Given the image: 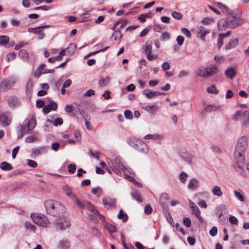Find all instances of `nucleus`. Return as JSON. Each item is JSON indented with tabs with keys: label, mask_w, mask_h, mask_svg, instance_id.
Wrapping results in <instances>:
<instances>
[{
	"label": "nucleus",
	"mask_w": 249,
	"mask_h": 249,
	"mask_svg": "<svg viewBox=\"0 0 249 249\" xmlns=\"http://www.w3.org/2000/svg\"><path fill=\"white\" fill-rule=\"evenodd\" d=\"M39 151L37 148H35L32 149V153H31V157L32 158H36L39 155Z\"/></svg>",
	"instance_id": "obj_48"
},
{
	"label": "nucleus",
	"mask_w": 249,
	"mask_h": 249,
	"mask_svg": "<svg viewBox=\"0 0 249 249\" xmlns=\"http://www.w3.org/2000/svg\"><path fill=\"white\" fill-rule=\"evenodd\" d=\"M213 21V20L211 18H205L202 20V23L204 24H209Z\"/></svg>",
	"instance_id": "obj_60"
},
{
	"label": "nucleus",
	"mask_w": 249,
	"mask_h": 249,
	"mask_svg": "<svg viewBox=\"0 0 249 249\" xmlns=\"http://www.w3.org/2000/svg\"><path fill=\"white\" fill-rule=\"evenodd\" d=\"M58 218L56 221V224L60 229L65 230L70 227L71 225L70 221L64 216V213L62 216H60V217Z\"/></svg>",
	"instance_id": "obj_7"
},
{
	"label": "nucleus",
	"mask_w": 249,
	"mask_h": 249,
	"mask_svg": "<svg viewBox=\"0 0 249 249\" xmlns=\"http://www.w3.org/2000/svg\"><path fill=\"white\" fill-rule=\"evenodd\" d=\"M207 90L210 93L217 94L218 93V90L217 89L216 87L214 85H213L212 86L208 87L207 89Z\"/></svg>",
	"instance_id": "obj_35"
},
{
	"label": "nucleus",
	"mask_w": 249,
	"mask_h": 249,
	"mask_svg": "<svg viewBox=\"0 0 249 249\" xmlns=\"http://www.w3.org/2000/svg\"><path fill=\"white\" fill-rule=\"evenodd\" d=\"M142 108L146 111L150 112H155L157 109V107L155 105L146 106Z\"/></svg>",
	"instance_id": "obj_36"
},
{
	"label": "nucleus",
	"mask_w": 249,
	"mask_h": 249,
	"mask_svg": "<svg viewBox=\"0 0 249 249\" xmlns=\"http://www.w3.org/2000/svg\"><path fill=\"white\" fill-rule=\"evenodd\" d=\"M184 41V38L181 36H178L177 37V41L178 42V44L179 46H181L183 44Z\"/></svg>",
	"instance_id": "obj_54"
},
{
	"label": "nucleus",
	"mask_w": 249,
	"mask_h": 249,
	"mask_svg": "<svg viewBox=\"0 0 249 249\" xmlns=\"http://www.w3.org/2000/svg\"><path fill=\"white\" fill-rule=\"evenodd\" d=\"M152 42H146L143 49V52L145 54L147 59L149 61L156 60L158 58V55L152 54Z\"/></svg>",
	"instance_id": "obj_6"
},
{
	"label": "nucleus",
	"mask_w": 249,
	"mask_h": 249,
	"mask_svg": "<svg viewBox=\"0 0 249 249\" xmlns=\"http://www.w3.org/2000/svg\"><path fill=\"white\" fill-rule=\"evenodd\" d=\"M238 43V39L237 38L234 39L233 40H231L230 42L226 44L225 48L227 50L231 49L232 48L235 47L237 45Z\"/></svg>",
	"instance_id": "obj_26"
},
{
	"label": "nucleus",
	"mask_w": 249,
	"mask_h": 249,
	"mask_svg": "<svg viewBox=\"0 0 249 249\" xmlns=\"http://www.w3.org/2000/svg\"><path fill=\"white\" fill-rule=\"evenodd\" d=\"M111 37L114 40H117V39H120L122 37V34L120 31L119 30L115 31Z\"/></svg>",
	"instance_id": "obj_34"
},
{
	"label": "nucleus",
	"mask_w": 249,
	"mask_h": 249,
	"mask_svg": "<svg viewBox=\"0 0 249 249\" xmlns=\"http://www.w3.org/2000/svg\"><path fill=\"white\" fill-rule=\"evenodd\" d=\"M233 194L235 196V197L239 201L241 202L244 201V197L242 194L240 193L239 192L235 190L233 191Z\"/></svg>",
	"instance_id": "obj_37"
},
{
	"label": "nucleus",
	"mask_w": 249,
	"mask_h": 249,
	"mask_svg": "<svg viewBox=\"0 0 249 249\" xmlns=\"http://www.w3.org/2000/svg\"><path fill=\"white\" fill-rule=\"evenodd\" d=\"M31 216L33 222L40 226L47 227L49 225V220L45 215H33L31 214Z\"/></svg>",
	"instance_id": "obj_5"
},
{
	"label": "nucleus",
	"mask_w": 249,
	"mask_h": 249,
	"mask_svg": "<svg viewBox=\"0 0 249 249\" xmlns=\"http://www.w3.org/2000/svg\"><path fill=\"white\" fill-rule=\"evenodd\" d=\"M76 50V45L75 43H71L69 45L68 47L66 49V55L70 56L74 54Z\"/></svg>",
	"instance_id": "obj_17"
},
{
	"label": "nucleus",
	"mask_w": 249,
	"mask_h": 249,
	"mask_svg": "<svg viewBox=\"0 0 249 249\" xmlns=\"http://www.w3.org/2000/svg\"><path fill=\"white\" fill-rule=\"evenodd\" d=\"M51 108L52 109V110H56L57 108V103H56L55 102H54V101H51L50 102V103L49 104Z\"/></svg>",
	"instance_id": "obj_52"
},
{
	"label": "nucleus",
	"mask_w": 249,
	"mask_h": 249,
	"mask_svg": "<svg viewBox=\"0 0 249 249\" xmlns=\"http://www.w3.org/2000/svg\"><path fill=\"white\" fill-rule=\"evenodd\" d=\"M63 190L64 193L71 199L75 198V194L72 191L71 189L68 186L65 185L63 187Z\"/></svg>",
	"instance_id": "obj_16"
},
{
	"label": "nucleus",
	"mask_w": 249,
	"mask_h": 249,
	"mask_svg": "<svg viewBox=\"0 0 249 249\" xmlns=\"http://www.w3.org/2000/svg\"><path fill=\"white\" fill-rule=\"evenodd\" d=\"M173 17L177 19L180 20L183 18V15L179 12L174 11L172 13Z\"/></svg>",
	"instance_id": "obj_40"
},
{
	"label": "nucleus",
	"mask_w": 249,
	"mask_h": 249,
	"mask_svg": "<svg viewBox=\"0 0 249 249\" xmlns=\"http://www.w3.org/2000/svg\"><path fill=\"white\" fill-rule=\"evenodd\" d=\"M47 122L53 123V125L57 126L58 125H61L63 124V119L61 118H56L54 121H51L49 119L47 120Z\"/></svg>",
	"instance_id": "obj_31"
},
{
	"label": "nucleus",
	"mask_w": 249,
	"mask_h": 249,
	"mask_svg": "<svg viewBox=\"0 0 249 249\" xmlns=\"http://www.w3.org/2000/svg\"><path fill=\"white\" fill-rule=\"evenodd\" d=\"M219 109L218 107H216L212 105H207L205 107V109L208 112L217 111Z\"/></svg>",
	"instance_id": "obj_30"
},
{
	"label": "nucleus",
	"mask_w": 249,
	"mask_h": 249,
	"mask_svg": "<svg viewBox=\"0 0 249 249\" xmlns=\"http://www.w3.org/2000/svg\"><path fill=\"white\" fill-rule=\"evenodd\" d=\"M142 94L144 95L148 99H151L154 97L164 94L163 92H160L158 91H153L149 89H147L143 90Z\"/></svg>",
	"instance_id": "obj_9"
},
{
	"label": "nucleus",
	"mask_w": 249,
	"mask_h": 249,
	"mask_svg": "<svg viewBox=\"0 0 249 249\" xmlns=\"http://www.w3.org/2000/svg\"><path fill=\"white\" fill-rule=\"evenodd\" d=\"M45 103L43 101L41 100H38L36 101V106L38 108H41L44 107Z\"/></svg>",
	"instance_id": "obj_59"
},
{
	"label": "nucleus",
	"mask_w": 249,
	"mask_h": 249,
	"mask_svg": "<svg viewBox=\"0 0 249 249\" xmlns=\"http://www.w3.org/2000/svg\"><path fill=\"white\" fill-rule=\"evenodd\" d=\"M36 121L33 117L29 120H25L23 124L21 125V132L18 134V138L23 136L24 133L30 132L36 126Z\"/></svg>",
	"instance_id": "obj_3"
},
{
	"label": "nucleus",
	"mask_w": 249,
	"mask_h": 249,
	"mask_svg": "<svg viewBox=\"0 0 249 249\" xmlns=\"http://www.w3.org/2000/svg\"><path fill=\"white\" fill-rule=\"evenodd\" d=\"M16 58V54L15 53H9L6 56V58L8 61L14 60Z\"/></svg>",
	"instance_id": "obj_50"
},
{
	"label": "nucleus",
	"mask_w": 249,
	"mask_h": 249,
	"mask_svg": "<svg viewBox=\"0 0 249 249\" xmlns=\"http://www.w3.org/2000/svg\"><path fill=\"white\" fill-rule=\"evenodd\" d=\"M188 178V175L184 172L181 173L179 176V179L181 182L184 183Z\"/></svg>",
	"instance_id": "obj_42"
},
{
	"label": "nucleus",
	"mask_w": 249,
	"mask_h": 249,
	"mask_svg": "<svg viewBox=\"0 0 249 249\" xmlns=\"http://www.w3.org/2000/svg\"><path fill=\"white\" fill-rule=\"evenodd\" d=\"M137 150L141 152L146 154L148 153L149 148L147 144L144 142L142 141L139 146L137 147Z\"/></svg>",
	"instance_id": "obj_21"
},
{
	"label": "nucleus",
	"mask_w": 249,
	"mask_h": 249,
	"mask_svg": "<svg viewBox=\"0 0 249 249\" xmlns=\"http://www.w3.org/2000/svg\"><path fill=\"white\" fill-rule=\"evenodd\" d=\"M198 180L196 178H192L190 180L188 185L189 189H195L198 187Z\"/></svg>",
	"instance_id": "obj_22"
},
{
	"label": "nucleus",
	"mask_w": 249,
	"mask_h": 249,
	"mask_svg": "<svg viewBox=\"0 0 249 249\" xmlns=\"http://www.w3.org/2000/svg\"><path fill=\"white\" fill-rule=\"evenodd\" d=\"M95 91L92 89H89L86 92H85L84 95L85 97H91L92 95H94L95 94Z\"/></svg>",
	"instance_id": "obj_55"
},
{
	"label": "nucleus",
	"mask_w": 249,
	"mask_h": 249,
	"mask_svg": "<svg viewBox=\"0 0 249 249\" xmlns=\"http://www.w3.org/2000/svg\"><path fill=\"white\" fill-rule=\"evenodd\" d=\"M110 165V166L112 168V170L117 174H119L120 172V171L117 169V167H116L112 161H110V163H108Z\"/></svg>",
	"instance_id": "obj_61"
},
{
	"label": "nucleus",
	"mask_w": 249,
	"mask_h": 249,
	"mask_svg": "<svg viewBox=\"0 0 249 249\" xmlns=\"http://www.w3.org/2000/svg\"><path fill=\"white\" fill-rule=\"evenodd\" d=\"M207 68L204 67H200L198 70L196 71V73L199 76L203 78L209 77Z\"/></svg>",
	"instance_id": "obj_15"
},
{
	"label": "nucleus",
	"mask_w": 249,
	"mask_h": 249,
	"mask_svg": "<svg viewBox=\"0 0 249 249\" xmlns=\"http://www.w3.org/2000/svg\"><path fill=\"white\" fill-rule=\"evenodd\" d=\"M161 68L163 71H167L170 69V66L169 63L166 62L162 64Z\"/></svg>",
	"instance_id": "obj_62"
},
{
	"label": "nucleus",
	"mask_w": 249,
	"mask_h": 249,
	"mask_svg": "<svg viewBox=\"0 0 249 249\" xmlns=\"http://www.w3.org/2000/svg\"><path fill=\"white\" fill-rule=\"evenodd\" d=\"M76 165L74 164H71L68 166V171L69 173L73 174L76 170Z\"/></svg>",
	"instance_id": "obj_47"
},
{
	"label": "nucleus",
	"mask_w": 249,
	"mask_h": 249,
	"mask_svg": "<svg viewBox=\"0 0 249 249\" xmlns=\"http://www.w3.org/2000/svg\"><path fill=\"white\" fill-rule=\"evenodd\" d=\"M160 138H162L160 135L158 134H147L144 137L145 140L154 139L157 140Z\"/></svg>",
	"instance_id": "obj_33"
},
{
	"label": "nucleus",
	"mask_w": 249,
	"mask_h": 249,
	"mask_svg": "<svg viewBox=\"0 0 249 249\" xmlns=\"http://www.w3.org/2000/svg\"><path fill=\"white\" fill-rule=\"evenodd\" d=\"M74 201L76 205L80 208L83 209L85 206L86 204L85 203V201L82 202L76 196H75V198H73L72 199Z\"/></svg>",
	"instance_id": "obj_32"
},
{
	"label": "nucleus",
	"mask_w": 249,
	"mask_h": 249,
	"mask_svg": "<svg viewBox=\"0 0 249 249\" xmlns=\"http://www.w3.org/2000/svg\"><path fill=\"white\" fill-rule=\"evenodd\" d=\"M0 167L5 171H10L13 169L12 165L5 161H3L0 164Z\"/></svg>",
	"instance_id": "obj_28"
},
{
	"label": "nucleus",
	"mask_w": 249,
	"mask_h": 249,
	"mask_svg": "<svg viewBox=\"0 0 249 249\" xmlns=\"http://www.w3.org/2000/svg\"><path fill=\"white\" fill-rule=\"evenodd\" d=\"M9 38L6 36H0V44L4 45L8 42Z\"/></svg>",
	"instance_id": "obj_39"
},
{
	"label": "nucleus",
	"mask_w": 249,
	"mask_h": 249,
	"mask_svg": "<svg viewBox=\"0 0 249 249\" xmlns=\"http://www.w3.org/2000/svg\"><path fill=\"white\" fill-rule=\"evenodd\" d=\"M0 121L1 124L3 126L9 125L11 123V117L10 115L7 113H2L0 115Z\"/></svg>",
	"instance_id": "obj_11"
},
{
	"label": "nucleus",
	"mask_w": 249,
	"mask_h": 249,
	"mask_svg": "<svg viewBox=\"0 0 249 249\" xmlns=\"http://www.w3.org/2000/svg\"><path fill=\"white\" fill-rule=\"evenodd\" d=\"M152 212V208L149 205H147L144 208V213L147 214H150Z\"/></svg>",
	"instance_id": "obj_56"
},
{
	"label": "nucleus",
	"mask_w": 249,
	"mask_h": 249,
	"mask_svg": "<svg viewBox=\"0 0 249 249\" xmlns=\"http://www.w3.org/2000/svg\"><path fill=\"white\" fill-rule=\"evenodd\" d=\"M18 56L24 61L28 60L29 58L28 52L24 49L20 51L18 53Z\"/></svg>",
	"instance_id": "obj_27"
},
{
	"label": "nucleus",
	"mask_w": 249,
	"mask_h": 249,
	"mask_svg": "<svg viewBox=\"0 0 249 249\" xmlns=\"http://www.w3.org/2000/svg\"><path fill=\"white\" fill-rule=\"evenodd\" d=\"M227 18H223L220 19L217 23L218 30L220 31H223L226 30L227 27H229V22L227 21Z\"/></svg>",
	"instance_id": "obj_13"
},
{
	"label": "nucleus",
	"mask_w": 249,
	"mask_h": 249,
	"mask_svg": "<svg viewBox=\"0 0 249 249\" xmlns=\"http://www.w3.org/2000/svg\"><path fill=\"white\" fill-rule=\"evenodd\" d=\"M170 35L169 33L167 32L163 33L161 35V40H167L170 39Z\"/></svg>",
	"instance_id": "obj_46"
},
{
	"label": "nucleus",
	"mask_w": 249,
	"mask_h": 249,
	"mask_svg": "<svg viewBox=\"0 0 249 249\" xmlns=\"http://www.w3.org/2000/svg\"><path fill=\"white\" fill-rule=\"evenodd\" d=\"M115 164L116 167H117L121 170L125 169V167L122 162V159L120 157H117L115 159Z\"/></svg>",
	"instance_id": "obj_25"
},
{
	"label": "nucleus",
	"mask_w": 249,
	"mask_h": 249,
	"mask_svg": "<svg viewBox=\"0 0 249 249\" xmlns=\"http://www.w3.org/2000/svg\"><path fill=\"white\" fill-rule=\"evenodd\" d=\"M182 33L188 38H191V34L190 31L186 28H182L181 29Z\"/></svg>",
	"instance_id": "obj_43"
},
{
	"label": "nucleus",
	"mask_w": 249,
	"mask_h": 249,
	"mask_svg": "<svg viewBox=\"0 0 249 249\" xmlns=\"http://www.w3.org/2000/svg\"><path fill=\"white\" fill-rule=\"evenodd\" d=\"M15 85V82L12 80H3L0 85V91H5L11 89Z\"/></svg>",
	"instance_id": "obj_8"
},
{
	"label": "nucleus",
	"mask_w": 249,
	"mask_h": 249,
	"mask_svg": "<svg viewBox=\"0 0 249 249\" xmlns=\"http://www.w3.org/2000/svg\"><path fill=\"white\" fill-rule=\"evenodd\" d=\"M207 68L209 72V77L217 73L218 71L217 66L216 65L211 64Z\"/></svg>",
	"instance_id": "obj_19"
},
{
	"label": "nucleus",
	"mask_w": 249,
	"mask_h": 249,
	"mask_svg": "<svg viewBox=\"0 0 249 249\" xmlns=\"http://www.w3.org/2000/svg\"><path fill=\"white\" fill-rule=\"evenodd\" d=\"M86 206L87 208L91 212H93L94 213H97V211L95 209V208L93 205H92L88 201H86L85 202Z\"/></svg>",
	"instance_id": "obj_38"
},
{
	"label": "nucleus",
	"mask_w": 249,
	"mask_h": 249,
	"mask_svg": "<svg viewBox=\"0 0 249 249\" xmlns=\"http://www.w3.org/2000/svg\"><path fill=\"white\" fill-rule=\"evenodd\" d=\"M190 206L193 213L196 215V216L197 217L199 220L202 219V217L200 216V210L196 205L194 202H190Z\"/></svg>",
	"instance_id": "obj_18"
},
{
	"label": "nucleus",
	"mask_w": 249,
	"mask_h": 249,
	"mask_svg": "<svg viewBox=\"0 0 249 249\" xmlns=\"http://www.w3.org/2000/svg\"><path fill=\"white\" fill-rule=\"evenodd\" d=\"M217 230L216 227H213L210 231V234L212 236H214L216 235Z\"/></svg>",
	"instance_id": "obj_57"
},
{
	"label": "nucleus",
	"mask_w": 249,
	"mask_h": 249,
	"mask_svg": "<svg viewBox=\"0 0 249 249\" xmlns=\"http://www.w3.org/2000/svg\"><path fill=\"white\" fill-rule=\"evenodd\" d=\"M183 224L187 228L190 227L191 224V220L189 218H185L183 221Z\"/></svg>",
	"instance_id": "obj_51"
},
{
	"label": "nucleus",
	"mask_w": 249,
	"mask_h": 249,
	"mask_svg": "<svg viewBox=\"0 0 249 249\" xmlns=\"http://www.w3.org/2000/svg\"><path fill=\"white\" fill-rule=\"evenodd\" d=\"M74 109L72 105H67L65 107V111L67 113L71 112Z\"/></svg>",
	"instance_id": "obj_63"
},
{
	"label": "nucleus",
	"mask_w": 249,
	"mask_h": 249,
	"mask_svg": "<svg viewBox=\"0 0 249 249\" xmlns=\"http://www.w3.org/2000/svg\"><path fill=\"white\" fill-rule=\"evenodd\" d=\"M108 48V47L107 46V47H105V48H104L103 49H101L99 50H98V51H96L93 52H91L89 54H88L87 55H86L84 57V58H88L90 56H91L92 54H95L98 53H99L100 52H104L106 50H107Z\"/></svg>",
	"instance_id": "obj_41"
},
{
	"label": "nucleus",
	"mask_w": 249,
	"mask_h": 249,
	"mask_svg": "<svg viewBox=\"0 0 249 249\" xmlns=\"http://www.w3.org/2000/svg\"><path fill=\"white\" fill-rule=\"evenodd\" d=\"M124 116L126 119L131 120L133 118L132 114L129 110H126L124 112Z\"/></svg>",
	"instance_id": "obj_45"
},
{
	"label": "nucleus",
	"mask_w": 249,
	"mask_h": 249,
	"mask_svg": "<svg viewBox=\"0 0 249 249\" xmlns=\"http://www.w3.org/2000/svg\"><path fill=\"white\" fill-rule=\"evenodd\" d=\"M248 145V138L245 136L240 138L236 143L234 157L238 163H242L245 159V153Z\"/></svg>",
	"instance_id": "obj_2"
},
{
	"label": "nucleus",
	"mask_w": 249,
	"mask_h": 249,
	"mask_svg": "<svg viewBox=\"0 0 249 249\" xmlns=\"http://www.w3.org/2000/svg\"><path fill=\"white\" fill-rule=\"evenodd\" d=\"M142 142V141L138 139V138L134 137H130L128 139V144L133 147H134L137 150V147H138L139 145L141 144V143Z\"/></svg>",
	"instance_id": "obj_12"
},
{
	"label": "nucleus",
	"mask_w": 249,
	"mask_h": 249,
	"mask_svg": "<svg viewBox=\"0 0 249 249\" xmlns=\"http://www.w3.org/2000/svg\"><path fill=\"white\" fill-rule=\"evenodd\" d=\"M236 70L233 68H229L225 71V74L228 78L232 79L236 75Z\"/></svg>",
	"instance_id": "obj_20"
},
{
	"label": "nucleus",
	"mask_w": 249,
	"mask_h": 249,
	"mask_svg": "<svg viewBox=\"0 0 249 249\" xmlns=\"http://www.w3.org/2000/svg\"><path fill=\"white\" fill-rule=\"evenodd\" d=\"M212 192L214 196L220 197L223 195L221 188L217 185H215L212 190Z\"/></svg>",
	"instance_id": "obj_24"
},
{
	"label": "nucleus",
	"mask_w": 249,
	"mask_h": 249,
	"mask_svg": "<svg viewBox=\"0 0 249 249\" xmlns=\"http://www.w3.org/2000/svg\"><path fill=\"white\" fill-rule=\"evenodd\" d=\"M7 102L9 107L14 108L16 107V97L14 96L9 97L7 99Z\"/></svg>",
	"instance_id": "obj_29"
},
{
	"label": "nucleus",
	"mask_w": 249,
	"mask_h": 249,
	"mask_svg": "<svg viewBox=\"0 0 249 249\" xmlns=\"http://www.w3.org/2000/svg\"><path fill=\"white\" fill-rule=\"evenodd\" d=\"M116 199L109 198L108 197H104L103 198V203L106 207H111L116 204Z\"/></svg>",
	"instance_id": "obj_14"
},
{
	"label": "nucleus",
	"mask_w": 249,
	"mask_h": 249,
	"mask_svg": "<svg viewBox=\"0 0 249 249\" xmlns=\"http://www.w3.org/2000/svg\"><path fill=\"white\" fill-rule=\"evenodd\" d=\"M27 161L28 165L31 167L35 168L37 165V163L34 160H27Z\"/></svg>",
	"instance_id": "obj_49"
},
{
	"label": "nucleus",
	"mask_w": 249,
	"mask_h": 249,
	"mask_svg": "<svg viewBox=\"0 0 249 249\" xmlns=\"http://www.w3.org/2000/svg\"><path fill=\"white\" fill-rule=\"evenodd\" d=\"M108 83V80L107 78V79H101L99 81L98 83H99V85L101 87H104V86H105Z\"/></svg>",
	"instance_id": "obj_53"
},
{
	"label": "nucleus",
	"mask_w": 249,
	"mask_h": 249,
	"mask_svg": "<svg viewBox=\"0 0 249 249\" xmlns=\"http://www.w3.org/2000/svg\"><path fill=\"white\" fill-rule=\"evenodd\" d=\"M230 222L233 224H236L238 222V219L234 216H230L229 217Z\"/></svg>",
	"instance_id": "obj_64"
},
{
	"label": "nucleus",
	"mask_w": 249,
	"mask_h": 249,
	"mask_svg": "<svg viewBox=\"0 0 249 249\" xmlns=\"http://www.w3.org/2000/svg\"><path fill=\"white\" fill-rule=\"evenodd\" d=\"M228 22L229 27L232 29L236 28L241 26L244 22V20L240 17L235 16L233 13H231L228 15Z\"/></svg>",
	"instance_id": "obj_4"
},
{
	"label": "nucleus",
	"mask_w": 249,
	"mask_h": 249,
	"mask_svg": "<svg viewBox=\"0 0 249 249\" xmlns=\"http://www.w3.org/2000/svg\"><path fill=\"white\" fill-rule=\"evenodd\" d=\"M244 114H249V111H243L240 110L236 112L234 115V119L236 120H244Z\"/></svg>",
	"instance_id": "obj_23"
},
{
	"label": "nucleus",
	"mask_w": 249,
	"mask_h": 249,
	"mask_svg": "<svg viewBox=\"0 0 249 249\" xmlns=\"http://www.w3.org/2000/svg\"><path fill=\"white\" fill-rule=\"evenodd\" d=\"M210 33V30L206 29L204 26H200L197 31V36L203 42L205 41V36Z\"/></svg>",
	"instance_id": "obj_10"
},
{
	"label": "nucleus",
	"mask_w": 249,
	"mask_h": 249,
	"mask_svg": "<svg viewBox=\"0 0 249 249\" xmlns=\"http://www.w3.org/2000/svg\"><path fill=\"white\" fill-rule=\"evenodd\" d=\"M106 228L108 231L110 233L114 232L116 230V228L115 226L110 224H107L106 225Z\"/></svg>",
	"instance_id": "obj_44"
},
{
	"label": "nucleus",
	"mask_w": 249,
	"mask_h": 249,
	"mask_svg": "<svg viewBox=\"0 0 249 249\" xmlns=\"http://www.w3.org/2000/svg\"><path fill=\"white\" fill-rule=\"evenodd\" d=\"M44 205L47 213L53 216L60 217L66 211L64 205L56 200H47L44 201Z\"/></svg>",
	"instance_id": "obj_1"
},
{
	"label": "nucleus",
	"mask_w": 249,
	"mask_h": 249,
	"mask_svg": "<svg viewBox=\"0 0 249 249\" xmlns=\"http://www.w3.org/2000/svg\"><path fill=\"white\" fill-rule=\"evenodd\" d=\"M187 240L188 242L191 246H193L196 243V239L194 237L189 236L187 237Z\"/></svg>",
	"instance_id": "obj_58"
}]
</instances>
